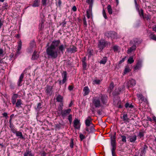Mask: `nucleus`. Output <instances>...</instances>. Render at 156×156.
Segmentation results:
<instances>
[{"label": "nucleus", "mask_w": 156, "mask_h": 156, "mask_svg": "<svg viewBox=\"0 0 156 156\" xmlns=\"http://www.w3.org/2000/svg\"><path fill=\"white\" fill-rule=\"evenodd\" d=\"M53 87L47 85L45 87V92L47 95H51L52 93Z\"/></svg>", "instance_id": "obj_7"}, {"label": "nucleus", "mask_w": 156, "mask_h": 156, "mask_svg": "<svg viewBox=\"0 0 156 156\" xmlns=\"http://www.w3.org/2000/svg\"><path fill=\"white\" fill-rule=\"evenodd\" d=\"M34 156V154H32L31 151L29 149L26 150V152L24 153V156Z\"/></svg>", "instance_id": "obj_19"}, {"label": "nucleus", "mask_w": 156, "mask_h": 156, "mask_svg": "<svg viewBox=\"0 0 156 156\" xmlns=\"http://www.w3.org/2000/svg\"><path fill=\"white\" fill-rule=\"evenodd\" d=\"M136 80L134 79H132L128 81V87H133L136 85Z\"/></svg>", "instance_id": "obj_12"}, {"label": "nucleus", "mask_w": 156, "mask_h": 156, "mask_svg": "<svg viewBox=\"0 0 156 156\" xmlns=\"http://www.w3.org/2000/svg\"><path fill=\"white\" fill-rule=\"evenodd\" d=\"M2 115L6 117H8V114L6 112H4L2 114Z\"/></svg>", "instance_id": "obj_62"}, {"label": "nucleus", "mask_w": 156, "mask_h": 156, "mask_svg": "<svg viewBox=\"0 0 156 156\" xmlns=\"http://www.w3.org/2000/svg\"><path fill=\"white\" fill-rule=\"evenodd\" d=\"M74 88V86L73 85H69L68 87V89L70 91L72 90Z\"/></svg>", "instance_id": "obj_55"}, {"label": "nucleus", "mask_w": 156, "mask_h": 156, "mask_svg": "<svg viewBox=\"0 0 156 156\" xmlns=\"http://www.w3.org/2000/svg\"><path fill=\"white\" fill-rule=\"evenodd\" d=\"M15 134L16 136L19 137L21 139H24V137L22 133L21 132L17 131L16 133Z\"/></svg>", "instance_id": "obj_26"}, {"label": "nucleus", "mask_w": 156, "mask_h": 156, "mask_svg": "<svg viewBox=\"0 0 156 156\" xmlns=\"http://www.w3.org/2000/svg\"><path fill=\"white\" fill-rule=\"evenodd\" d=\"M18 97V94H14L12 98V102L13 105H14L16 102V98Z\"/></svg>", "instance_id": "obj_20"}, {"label": "nucleus", "mask_w": 156, "mask_h": 156, "mask_svg": "<svg viewBox=\"0 0 156 156\" xmlns=\"http://www.w3.org/2000/svg\"><path fill=\"white\" fill-rule=\"evenodd\" d=\"M139 42V41L137 38H135L130 41V43L133 44V45H136V44L138 43Z\"/></svg>", "instance_id": "obj_27"}, {"label": "nucleus", "mask_w": 156, "mask_h": 156, "mask_svg": "<svg viewBox=\"0 0 156 156\" xmlns=\"http://www.w3.org/2000/svg\"><path fill=\"white\" fill-rule=\"evenodd\" d=\"M125 107L126 108H133V106L132 104H130L128 103H126L125 105Z\"/></svg>", "instance_id": "obj_37"}, {"label": "nucleus", "mask_w": 156, "mask_h": 156, "mask_svg": "<svg viewBox=\"0 0 156 156\" xmlns=\"http://www.w3.org/2000/svg\"><path fill=\"white\" fill-rule=\"evenodd\" d=\"M93 82L94 83L97 84H98L100 83L101 81L99 80L96 79L94 80Z\"/></svg>", "instance_id": "obj_44"}, {"label": "nucleus", "mask_w": 156, "mask_h": 156, "mask_svg": "<svg viewBox=\"0 0 156 156\" xmlns=\"http://www.w3.org/2000/svg\"><path fill=\"white\" fill-rule=\"evenodd\" d=\"M61 43L59 39L54 40L52 42L50 46L46 49V52L48 57L55 59L58 57V53H63L66 45L60 44Z\"/></svg>", "instance_id": "obj_1"}, {"label": "nucleus", "mask_w": 156, "mask_h": 156, "mask_svg": "<svg viewBox=\"0 0 156 156\" xmlns=\"http://www.w3.org/2000/svg\"><path fill=\"white\" fill-rule=\"evenodd\" d=\"M92 119L90 116H89L88 117L85 121L86 127L90 126L91 125H93L92 123Z\"/></svg>", "instance_id": "obj_9"}, {"label": "nucleus", "mask_w": 156, "mask_h": 156, "mask_svg": "<svg viewBox=\"0 0 156 156\" xmlns=\"http://www.w3.org/2000/svg\"><path fill=\"white\" fill-rule=\"evenodd\" d=\"M108 12L109 14H112V9L111 6L110 5H108L107 7Z\"/></svg>", "instance_id": "obj_34"}, {"label": "nucleus", "mask_w": 156, "mask_h": 156, "mask_svg": "<svg viewBox=\"0 0 156 156\" xmlns=\"http://www.w3.org/2000/svg\"><path fill=\"white\" fill-rule=\"evenodd\" d=\"M24 76V73H22L20 75L19 79L17 82V85L20 87L22 85V82L23 80V79Z\"/></svg>", "instance_id": "obj_14"}, {"label": "nucleus", "mask_w": 156, "mask_h": 156, "mask_svg": "<svg viewBox=\"0 0 156 156\" xmlns=\"http://www.w3.org/2000/svg\"><path fill=\"white\" fill-rule=\"evenodd\" d=\"M123 120L125 121V122H129V119L128 118L127 114H123L122 118Z\"/></svg>", "instance_id": "obj_29"}, {"label": "nucleus", "mask_w": 156, "mask_h": 156, "mask_svg": "<svg viewBox=\"0 0 156 156\" xmlns=\"http://www.w3.org/2000/svg\"><path fill=\"white\" fill-rule=\"evenodd\" d=\"M114 87V83L113 82H112L109 86V88L111 90H112Z\"/></svg>", "instance_id": "obj_50"}, {"label": "nucleus", "mask_w": 156, "mask_h": 156, "mask_svg": "<svg viewBox=\"0 0 156 156\" xmlns=\"http://www.w3.org/2000/svg\"><path fill=\"white\" fill-rule=\"evenodd\" d=\"M37 51H34V52L32 56L31 59L33 60H34L37 59L39 57V55H37Z\"/></svg>", "instance_id": "obj_22"}, {"label": "nucleus", "mask_w": 156, "mask_h": 156, "mask_svg": "<svg viewBox=\"0 0 156 156\" xmlns=\"http://www.w3.org/2000/svg\"><path fill=\"white\" fill-rule=\"evenodd\" d=\"M72 9L74 11H76L77 10V9L76 6H73V7Z\"/></svg>", "instance_id": "obj_63"}, {"label": "nucleus", "mask_w": 156, "mask_h": 156, "mask_svg": "<svg viewBox=\"0 0 156 156\" xmlns=\"http://www.w3.org/2000/svg\"><path fill=\"white\" fill-rule=\"evenodd\" d=\"M8 6V4L7 3L5 2L3 4L2 8L4 9H6V8Z\"/></svg>", "instance_id": "obj_52"}, {"label": "nucleus", "mask_w": 156, "mask_h": 156, "mask_svg": "<svg viewBox=\"0 0 156 156\" xmlns=\"http://www.w3.org/2000/svg\"><path fill=\"white\" fill-rule=\"evenodd\" d=\"M102 13L103 16L104 17V18L105 19H107V17L106 16V14L105 12V10L103 9L102 11Z\"/></svg>", "instance_id": "obj_49"}, {"label": "nucleus", "mask_w": 156, "mask_h": 156, "mask_svg": "<svg viewBox=\"0 0 156 156\" xmlns=\"http://www.w3.org/2000/svg\"><path fill=\"white\" fill-rule=\"evenodd\" d=\"M91 12L90 10L87 11V16L88 19H89L90 16Z\"/></svg>", "instance_id": "obj_45"}, {"label": "nucleus", "mask_w": 156, "mask_h": 156, "mask_svg": "<svg viewBox=\"0 0 156 156\" xmlns=\"http://www.w3.org/2000/svg\"><path fill=\"white\" fill-rule=\"evenodd\" d=\"M35 42L34 41H33L30 44V47L31 48H33L35 46Z\"/></svg>", "instance_id": "obj_54"}, {"label": "nucleus", "mask_w": 156, "mask_h": 156, "mask_svg": "<svg viewBox=\"0 0 156 156\" xmlns=\"http://www.w3.org/2000/svg\"><path fill=\"white\" fill-rule=\"evenodd\" d=\"M71 111V109L70 108L65 109L62 111V113H61V115L62 117L64 119L69 114Z\"/></svg>", "instance_id": "obj_8"}, {"label": "nucleus", "mask_w": 156, "mask_h": 156, "mask_svg": "<svg viewBox=\"0 0 156 156\" xmlns=\"http://www.w3.org/2000/svg\"><path fill=\"white\" fill-rule=\"evenodd\" d=\"M22 104V101L20 99H18L16 103V106L19 107Z\"/></svg>", "instance_id": "obj_35"}, {"label": "nucleus", "mask_w": 156, "mask_h": 156, "mask_svg": "<svg viewBox=\"0 0 156 156\" xmlns=\"http://www.w3.org/2000/svg\"><path fill=\"white\" fill-rule=\"evenodd\" d=\"M94 0H86V2L89 4L90 7H92L94 3Z\"/></svg>", "instance_id": "obj_32"}, {"label": "nucleus", "mask_w": 156, "mask_h": 156, "mask_svg": "<svg viewBox=\"0 0 156 156\" xmlns=\"http://www.w3.org/2000/svg\"><path fill=\"white\" fill-rule=\"evenodd\" d=\"M80 137L81 141H82L85 138V136L82 134H80Z\"/></svg>", "instance_id": "obj_51"}, {"label": "nucleus", "mask_w": 156, "mask_h": 156, "mask_svg": "<svg viewBox=\"0 0 156 156\" xmlns=\"http://www.w3.org/2000/svg\"><path fill=\"white\" fill-rule=\"evenodd\" d=\"M136 136L134 135L133 136H131L129 137V141L131 143H134L136 140Z\"/></svg>", "instance_id": "obj_21"}, {"label": "nucleus", "mask_w": 156, "mask_h": 156, "mask_svg": "<svg viewBox=\"0 0 156 156\" xmlns=\"http://www.w3.org/2000/svg\"><path fill=\"white\" fill-rule=\"evenodd\" d=\"M11 130L12 133L15 134L16 133V132L17 131L15 127L12 128H11Z\"/></svg>", "instance_id": "obj_47"}, {"label": "nucleus", "mask_w": 156, "mask_h": 156, "mask_svg": "<svg viewBox=\"0 0 156 156\" xmlns=\"http://www.w3.org/2000/svg\"><path fill=\"white\" fill-rule=\"evenodd\" d=\"M136 48V45H133L131 47L129 48L128 49L127 51V53H131L132 51L135 50Z\"/></svg>", "instance_id": "obj_30"}, {"label": "nucleus", "mask_w": 156, "mask_h": 156, "mask_svg": "<svg viewBox=\"0 0 156 156\" xmlns=\"http://www.w3.org/2000/svg\"><path fill=\"white\" fill-rule=\"evenodd\" d=\"M40 0H35L33 2L32 6L33 7H38L39 5Z\"/></svg>", "instance_id": "obj_23"}, {"label": "nucleus", "mask_w": 156, "mask_h": 156, "mask_svg": "<svg viewBox=\"0 0 156 156\" xmlns=\"http://www.w3.org/2000/svg\"><path fill=\"white\" fill-rule=\"evenodd\" d=\"M107 60V58L106 57H104L101 60L99 63L101 64H105Z\"/></svg>", "instance_id": "obj_31"}, {"label": "nucleus", "mask_w": 156, "mask_h": 156, "mask_svg": "<svg viewBox=\"0 0 156 156\" xmlns=\"http://www.w3.org/2000/svg\"><path fill=\"white\" fill-rule=\"evenodd\" d=\"M47 0H41L42 5L43 6H45L46 5V2Z\"/></svg>", "instance_id": "obj_48"}, {"label": "nucleus", "mask_w": 156, "mask_h": 156, "mask_svg": "<svg viewBox=\"0 0 156 156\" xmlns=\"http://www.w3.org/2000/svg\"><path fill=\"white\" fill-rule=\"evenodd\" d=\"M134 62V60L133 59V57H130L129 58L128 60V63L131 64L133 62Z\"/></svg>", "instance_id": "obj_40"}, {"label": "nucleus", "mask_w": 156, "mask_h": 156, "mask_svg": "<svg viewBox=\"0 0 156 156\" xmlns=\"http://www.w3.org/2000/svg\"><path fill=\"white\" fill-rule=\"evenodd\" d=\"M56 100L57 101L60 102L61 103H63V97L60 95L58 94L56 98Z\"/></svg>", "instance_id": "obj_28"}, {"label": "nucleus", "mask_w": 156, "mask_h": 156, "mask_svg": "<svg viewBox=\"0 0 156 156\" xmlns=\"http://www.w3.org/2000/svg\"><path fill=\"white\" fill-rule=\"evenodd\" d=\"M22 45V42L21 41H19L18 44V46L17 47V51L16 52L17 54H20V51L21 49V47Z\"/></svg>", "instance_id": "obj_24"}, {"label": "nucleus", "mask_w": 156, "mask_h": 156, "mask_svg": "<svg viewBox=\"0 0 156 156\" xmlns=\"http://www.w3.org/2000/svg\"><path fill=\"white\" fill-rule=\"evenodd\" d=\"M113 49L114 51H117L118 50V47L117 46H115L113 47Z\"/></svg>", "instance_id": "obj_56"}, {"label": "nucleus", "mask_w": 156, "mask_h": 156, "mask_svg": "<svg viewBox=\"0 0 156 156\" xmlns=\"http://www.w3.org/2000/svg\"><path fill=\"white\" fill-rule=\"evenodd\" d=\"M76 48L74 46H72V47H71L69 48V51L72 52H75L76 51Z\"/></svg>", "instance_id": "obj_33"}, {"label": "nucleus", "mask_w": 156, "mask_h": 156, "mask_svg": "<svg viewBox=\"0 0 156 156\" xmlns=\"http://www.w3.org/2000/svg\"><path fill=\"white\" fill-rule=\"evenodd\" d=\"M105 35L108 37H111L113 39L117 37V34L115 31H111L106 33Z\"/></svg>", "instance_id": "obj_5"}, {"label": "nucleus", "mask_w": 156, "mask_h": 156, "mask_svg": "<svg viewBox=\"0 0 156 156\" xmlns=\"http://www.w3.org/2000/svg\"><path fill=\"white\" fill-rule=\"evenodd\" d=\"M115 135L111 137V144L112 147L111 151L112 156H115V150L116 148V143L115 140Z\"/></svg>", "instance_id": "obj_3"}, {"label": "nucleus", "mask_w": 156, "mask_h": 156, "mask_svg": "<svg viewBox=\"0 0 156 156\" xmlns=\"http://www.w3.org/2000/svg\"><path fill=\"white\" fill-rule=\"evenodd\" d=\"M80 120L77 119H75L73 121L74 127L75 129H79L80 128Z\"/></svg>", "instance_id": "obj_10"}, {"label": "nucleus", "mask_w": 156, "mask_h": 156, "mask_svg": "<svg viewBox=\"0 0 156 156\" xmlns=\"http://www.w3.org/2000/svg\"><path fill=\"white\" fill-rule=\"evenodd\" d=\"M67 72L66 71H64L62 73V77L63 78L62 81L61 80H58V82L60 85H61L64 83L66 81L67 79Z\"/></svg>", "instance_id": "obj_6"}, {"label": "nucleus", "mask_w": 156, "mask_h": 156, "mask_svg": "<svg viewBox=\"0 0 156 156\" xmlns=\"http://www.w3.org/2000/svg\"><path fill=\"white\" fill-rule=\"evenodd\" d=\"M150 39L156 41V35L151 33L150 35Z\"/></svg>", "instance_id": "obj_36"}, {"label": "nucleus", "mask_w": 156, "mask_h": 156, "mask_svg": "<svg viewBox=\"0 0 156 156\" xmlns=\"http://www.w3.org/2000/svg\"><path fill=\"white\" fill-rule=\"evenodd\" d=\"M147 148V146L145 144H144L142 147L140 154V155L141 156L144 155L146 152V150Z\"/></svg>", "instance_id": "obj_15"}, {"label": "nucleus", "mask_w": 156, "mask_h": 156, "mask_svg": "<svg viewBox=\"0 0 156 156\" xmlns=\"http://www.w3.org/2000/svg\"><path fill=\"white\" fill-rule=\"evenodd\" d=\"M139 14L140 16L143 17V18H144V12L143 10L142 9H141L140 11H139Z\"/></svg>", "instance_id": "obj_41"}, {"label": "nucleus", "mask_w": 156, "mask_h": 156, "mask_svg": "<svg viewBox=\"0 0 156 156\" xmlns=\"http://www.w3.org/2000/svg\"><path fill=\"white\" fill-rule=\"evenodd\" d=\"M144 19H146L147 20H150L151 19V18L150 17V16L148 15H147L145 16H144Z\"/></svg>", "instance_id": "obj_60"}, {"label": "nucleus", "mask_w": 156, "mask_h": 156, "mask_svg": "<svg viewBox=\"0 0 156 156\" xmlns=\"http://www.w3.org/2000/svg\"><path fill=\"white\" fill-rule=\"evenodd\" d=\"M101 102L104 104L107 103V97L101 94L99 97H95L92 100V103L90 104V106L93 112L95 109L99 108L102 106Z\"/></svg>", "instance_id": "obj_2"}, {"label": "nucleus", "mask_w": 156, "mask_h": 156, "mask_svg": "<svg viewBox=\"0 0 156 156\" xmlns=\"http://www.w3.org/2000/svg\"><path fill=\"white\" fill-rule=\"evenodd\" d=\"M130 71V70L129 67L128 66H126L124 70V73L126 74L127 73L129 72Z\"/></svg>", "instance_id": "obj_38"}, {"label": "nucleus", "mask_w": 156, "mask_h": 156, "mask_svg": "<svg viewBox=\"0 0 156 156\" xmlns=\"http://www.w3.org/2000/svg\"><path fill=\"white\" fill-rule=\"evenodd\" d=\"M83 91L84 92L83 94L84 96L88 95L90 92V89L87 86L83 88Z\"/></svg>", "instance_id": "obj_16"}, {"label": "nucleus", "mask_w": 156, "mask_h": 156, "mask_svg": "<svg viewBox=\"0 0 156 156\" xmlns=\"http://www.w3.org/2000/svg\"><path fill=\"white\" fill-rule=\"evenodd\" d=\"M4 23V20L2 18L0 19V29L3 25Z\"/></svg>", "instance_id": "obj_46"}, {"label": "nucleus", "mask_w": 156, "mask_h": 156, "mask_svg": "<svg viewBox=\"0 0 156 156\" xmlns=\"http://www.w3.org/2000/svg\"><path fill=\"white\" fill-rule=\"evenodd\" d=\"M72 115L71 114H69V115L68 116V119L69 121L70 124H71L72 122Z\"/></svg>", "instance_id": "obj_39"}, {"label": "nucleus", "mask_w": 156, "mask_h": 156, "mask_svg": "<svg viewBox=\"0 0 156 156\" xmlns=\"http://www.w3.org/2000/svg\"><path fill=\"white\" fill-rule=\"evenodd\" d=\"M83 24L85 26V27H86L87 26V23L86 18L85 17H84L83 18Z\"/></svg>", "instance_id": "obj_53"}, {"label": "nucleus", "mask_w": 156, "mask_h": 156, "mask_svg": "<svg viewBox=\"0 0 156 156\" xmlns=\"http://www.w3.org/2000/svg\"><path fill=\"white\" fill-rule=\"evenodd\" d=\"M85 130L89 133L94 132L95 130L94 125H92L90 126L86 127Z\"/></svg>", "instance_id": "obj_13"}, {"label": "nucleus", "mask_w": 156, "mask_h": 156, "mask_svg": "<svg viewBox=\"0 0 156 156\" xmlns=\"http://www.w3.org/2000/svg\"><path fill=\"white\" fill-rule=\"evenodd\" d=\"M9 126L10 129L14 127L13 124L11 122H10Z\"/></svg>", "instance_id": "obj_61"}, {"label": "nucleus", "mask_w": 156, "mask_h": 156, "mask_svg": "<svg viewBox=\"0 0 156 156\" xmlns=\"http://www.w3.org/2000/svg\"><path fill=\"white\" fill-rule=\"evenodd\" d=\"M42 108L41 104L40 103H38L37 106V108L39 110L40 108Z\"/></svg>", "instance_id": "obj_58"}, {"label": "nucleus", "mask_w": 156, "mask_h": 156, "mask_svg": "<svg viewBox=\"0 0 156 156\" xmlns=\"http://www.w3.org/2000/svg\"><path fill=\"white\" fill-rule=\"evenodd\" d=\"M137 96L138 99L141 103H142L143 102H145L147 100L141 94H137Z\"/></svg>", "instance_id": "obj_11"}, {"label": "nucleus", "mask_w": 156, "mask_h": 156, "mask_svg": "<svg viewBox=\"0 0 156 156\" xmlns=\"http://www.w3.org/2000/svg\"><path fill=\"white\" fill-rule=\"evenodd\" d=\"M62 4V2L61 0H58L57 2V5H58L59 7H60Z\"/></svg>", "instance_id": "obj_57"}, {"label": "nucleus", "mask_w": 156, "mask_h": 156, "mask_svg": "<svg viewBox=\"0 0 156 156\" xmlns=\"http://www.w3.org/2000/svg\"><path fill=\"white\" fill-rule=\"evenodd\" d=\"M82 63H83V68H86V67L87 66V65H86V62H82Z\"/></svg>", "instance_id": "obj_64"}, {"label": "nucleus", "mask_w": 156, "mask_h": 156, "mask_svg": "<svg viewBox=\"0 0 156 156\" xmlns=\"http://www.w3.org/2000/svg\"><path fill=\"white\" fill-rule=\"evenodd\" d=\"M70 147L72 148L73 147L74 143H73V139H71L70 142Z\"/></svg>", "instance_id": "obj_42"}, {"label": "nucleus", "mask_w": 156, "mask_h": 156, "mask_svg": "<svg viewBox=\"0 0 156 156\" xmlns=\"http://www.w3.org/2000/svg\"><path fill=\"white\" fill-rule=\"evenodd\" d=\"M121 137L122 138V141L123 142L126 143V136L124 135H122L121 136Z\"/></svg>", "instance_id": "obj_43"}, {"label": "nucleus", "mask_w": 156, "mask_h": 156, "mask_svg": "<svg viewBox=\"0 0 156 156\" xmlns=\"http://www.w3.org/2000/svg\"><path fill=\"white\" fill-rule=\"evenodd\" d=\"M63 103H62L60 104L59 106L58 107V114H61L62 113V111H63Z\"/></svg>", "instance_id": "obj_25"}, {"label": "nucleus", "mask_w": 156, "mask_h": 156, "mask_svg": "<svg viewBox=\"0 0 156 156\" xmlns=\"http://www.w3.org/2000/svg\"><path fill=\"white\" fill-rule=\"evenodd\" d=\"M107 44V42H106L104 40H101L99 41L98 45V48L102 50L106 47Z\"/></svg>", "instance_id": "obj_4"}, {"label": "nucleus", "mask_w": 156, "mask_h": 156, "mask_svg": "<svg viewBox=\"0 0 156 156\" xmlns=\"http://www.w3.org/2000/svg\"><path fill=\"white\" fill-rule=\"evenodd\" d=\"M139 136L140 138H141L144 136V134L142 132H140Z\"/></svg>", "instance_id": "obj_59"}, {"label": "nucleus", "mask_w": 156, "mask_h": 156, "mask_svg": "<svg viewBox=\"0 0 156 156\" xmlns=\"http://www.w3.org/2000/svg\"><path fill=\"white\" fill-rule=\"evenodd\" d=\"M142 62L140 61H138L136 65L134 68L135 70H138L141 67Z\"/></svg>", "instance_id": "obj_18"}, {"label": "nucleus", "mask_w": 156, "mask_h": 156, "mask_svg": "<svg viewBox=\"0 0 156 156\" xmlns=\"http://www.w3.org/2000/svg\"><path fill=\"white\" fill-rule=\"evenodd\" d=\"M87 55H88V58H90L93 55V50L91 49H88L87 51Z\"/></svg>", "instance_id": "obj_17"}]
</instances>
